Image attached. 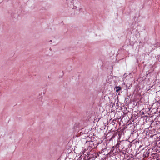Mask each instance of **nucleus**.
I'll return each instance as SVG.
<instances>
[{"label":"nucleus","mask_w":160,"mask_h":160,"mask_svg":"<svg viewBox=\"0 0 160 160\" xmlns=\"http://www.w3.org/2000/svg\"><path fill=\"white\" fill-rule=\"evenodd\" d=\"M94 143L93 142L91 141H87L85 143V145L86 146H88V147L91 148L92 147Z\"/></svg>","instance_id":"7ed1b4c3"},{"label":"nucleus","mask_w":160,"mask_h":160,"mask_svg":"<svg viewBox=\"0 0 160 160\" xmlns=\"http://www.w3.org/2000/svg\"><path fill=\"white\" fill-rule=\"evenodd\" d=\"M69 3V6L73 9H78L80 11L82 10L81 8V4L77 0H67Z\"/></svg>","instance_id":"f257e3e1"},{"label":"nucleus","mask_w":160,"mask_h":160,"mask_svg":"<svg viewBox=\"0 0 160 160\" xmlns=\"http://www.w3.org/2000/svg\"><path fill=\"white\" fill-rule=\"evenodd\" d=\"M116 91L117 92H118L119 90H120L121 89V88L120 87L118 86V87H116Z\"/></svg>","instance_id":"20e7f679"},{"label":"nucleus","mask_w":160,"mask_h":160,"mask_svg":"<svg viewBox=\"0 0 160 160\" xmlns=\"http://www.w3.org/2000/svg\"><path fill=\"white\" fill-rule=\"evenodd\" d=\"M50 42H52V40H50Z\"/></svg>","instance_id":"39448f33"},{"label":"nucleus","mask_w":160,"mask_h":160,"mask_svg":"<svg viewBox=\"0 0 160 160\" xmlns=\"http://www.w3.org/2000/svg\"><path fill=\"white\" fill-rule=\"evenodd\" d=\"M124 141H118L116 145V147L118 148H123L124 147L123 146Z\"/></svg>","instance_id":"f03ea898"}]
</instances>
